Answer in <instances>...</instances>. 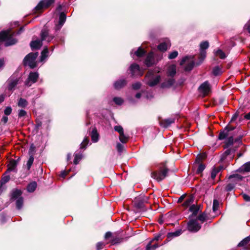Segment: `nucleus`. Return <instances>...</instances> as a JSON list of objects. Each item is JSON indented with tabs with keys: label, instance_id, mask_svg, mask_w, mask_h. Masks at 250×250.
Returning <instances> with one entry per match:
<instances>
[{
	"label": "nucleus",
	"instance_id": "nucleus-35",
	"mask_svg": "<svg viewBox=\"0 0 250 250\" xmlns=\"http://www.w3.org/2000/svg\"><path fill=\"white\" fill-rule=\"evenodd\" d=\"M250 242V236H248L245 239H244L242 241H241L238 244V246L240 247L244 246L248 244Z\"/></svg>",
	"mask_w": 250,
	"mask_h": 250
},
{
	"label": "nucleus",
	"instance_id": "nucleus-32",
	"mask_svg": "<svg viewBox=\"0 0 250 250\" xmlns=\"http://www.w3.org/2000/svg\"><path fill=\"white\" fill-rule=\"evenodd\" d=\"M146 53L145 51L141 47L138 48V50L134 52V54L137 57H142Z\"/></svg>",
	"mask_w": 250,
	"mask_h": 250
},
{
	"label": "nucleus",
	"instance_id": "nucleus-22",
	"mask_svg": "<svg viewBox=\"0 0 250 250\" xmlns=\"http://www.w3.org/2000/svg\"><path fill=\"white\" fill-rule=\"evenodd\" d=\"M241 172H250V161L242 165L238 169Z\"/></svg>",
	"mask_w": 250,
	"mask_h": 250
},
{
	"label": "nucleus",
	"instance_id": "nucleus-37",
	"mask_svg": "<svg viewBox=\"0 0 250 250\" xmlns=\"http://www.w3.org/2000/svg\"><path fill=\"white\" fill-rule=\"evenodd\" d=\"M209 46V43L208 42L205 41L201 43L200 45V49L201 50H205Z\"/></svg>",
	"mask_w": 250,
	"mask_h": 250
},
{
	"label": "nucleus",
	"instance_id": "nucleus-53",
	"mask_svg": "<svg viewBox=\"0 0 250 250\" xmlns=\"http://www.w3.org/2000/svg\"><path fill=\"white\" fill-rule=\"evenodd\" d=\"M117 150L119 152L121 153L123 152L124 149V146L120 143H118L116 146Z\"/></svg>",
	"mask_w": 250,
	"mask_h": 250
},
{
	"label": "nucleus",
	"instance_id": "nucleus-20",
	"mask_svg": "<svg viewBox=\"0 0 250 250\" xmlns=\"http://www.w3.org/2000/svg\"><path fill=\"white\" fill-rule=\"evenodd\" d=\"M131 99H133L135 100V101H132L131 99H129V101L131 103H135L137 101H138L139 99L142 98V96H144V98L148 99L149 98H151L153 97L152 95H132Z\"/></svg>",
	"mask_w": 250,
	"mask_h": 250
},
{
	"label": "nucleus",
	"instance_id": "nucleus-63",
	"mask_svg": "<svg viewBox=\"0 0 250 250\" xmlns=\"http://www.w3.org/2000/svg\"><path fill=\"white\" fill-rule=\"evenodd\" d=\"M233 142V138L232 137H230L229 138L227 144L228 145H232Z\"/></svg>",
	"mask_w": 250,
	"mask_h": 250
},
{
	"label": "nucleus",
	"instance_id": "nucleus-11",
	"mask_svg": "<svg viewBox=\"0 0 250 250\" xmlns=\"http://www.w3.org/2000/svg\"><path fill=\"white\" fill-rule=\"evenodd\" d=\"M41 38L42 41L49 42L54 39V36L49 34L48 30L44 28L41 32Z\"/></svg>",
	"mask_w": 250,
	"mask_h": 250
},
{
	"label": "nucleus",
	"instance_id": "nucleus-36",
	"mask_svg": "<svg viewBox=\"0 0 250 250\" xmlns=\"http://www.w3.org/2000/svg\"><path fill=\"white\" fill-rule=\"evenodd\" d=\"M23 199L21 197H20L16 201V207L18 209H21L23 205Z\"/></svg>",
	"mask_w": 250,
	"mask_h": 250
},
{
	"label": "nucleus",
	"instance_id": "nucleus-34",
	"mask_svg": "<svg viewBox=\"0 0 250 250\" xmlns=\"http://www.w3.org/2000/svg\"><path fill=\"white\" fill-rule=\"evenodd\" d=\"M207 157V154L206 153H203L198 155L196 158L195 162L197 163H200L203 160L205 159Z\"/></svg>",
	"mask_w": 250,
	"mask_h": 250
},
{
	"label": "nucleus",
	"instance_id": "nucleus-25",
	"mask_svg": "<svg viewBox=\"0 0 250 250\" xmlns=\"http://www.w3.org/2000/svg\"><path fill=\"white\" fill-rule=\"evenodd\" d=\"M17 165L16 161L14 160H11L8 165L7 171H16Z\"/></svg>",
	"mask_w": 250,
	"mask_h": 250
},
{
	"label": "nucleus",
	"instance_id": "nucleus-13",
	"mask_svg": "<svg viewBox=\"0 0 250 250\" xmlns=\"http://www.w3.org/2000/svg\"><path fill=\"white\" fill-rule=\"evenodd\" d=\"M54 2V0H42L36 6V10H40L43 8H46Z\"/></svg>",
	"mask_w": 250,
	"mask_h": 250
},
{
	"label": "nucleus",
	"instance_id": "nucleus-46",
	"mask_svg": "<svg viewBox=\"0 0 250 250\" xmlns=\"http://www.w3.org/2000/svg\"><path fill=\"white\" fill-rule=\"evenodd\" d=\"M113 101L118 105H121L124 102L123 100L120 97H115L113 99Z\"/></svg>",
	"mask_w": 250,
	"mask_h": 250
},
{
	"label": "nucleus",
	"instance_id": "nucleus-28",
	"mask_svg": "<svg viewBox=\"0 0 250 250\" xmlns=\"http://www.w3.org/2000/svg\"><path fill=\"white\" fill-rule=\"evenodd\" d=\"M194 201V198L192 196L188 197L183 204V206L185 208H187L190 206Z\"/></svg>",
	"mask_w": 250,
	"mask_h": 250
},
{
	"label": "nucleus",
	"instance_id": "nucleus-33",
	"mask_svg": "<svg viewBox=\"0 0 250 250\" xmlns=\"http://www.w3.org/2000/svg\"><path fill=\"white\" fill-rule=\"evenodd\" d=\"M212 73L214 75L218 76L222 74V71L221 68L219 66H215L213 68Z\"/></svg>",
	"mask_w": 250,
	"mask_h": 250
},
{
	"label": "nucleus",
	"instance_id": "nucleus-57",
	"mask_svg": "<svg viewBox=\"0 0 250 250\" xmlns=\"http://www.w3.org/2000/svg\"><path fill=\"white\" fill-rule=\"evenodd\" d=\"M234 188V185L232 184H229L226 187V190L227 191H230Z\"/></svg>",
	"mask_w": 250,
	"mask_h": 250
},
{
	"label": "nucleus",
	"instance_id": "nucleus-24",
	"mask_svg": "<svg viewBox=\"0 0 250 250\" xmlns=\"http://www.w3.org/2000/svg\"><path fill=\"white\" fill-rule=\"evenodd\" d=\"M90 136L91 140L93 142L96 143L98 142L99 140V134L98 133L96 128H93L92 129L90 134Z\"/></svg>",
	"mask_w": 250,
	"mask_h": 250
},
{
	"label": "nucleus",
	"instance_id": "nucleus-8",
	"mask_svg": "<svg viewBox=\"0 0 250 250\" xmlns=\"http://www.w3.org/2000/svg\"><path fill=\"white\" fill-rule=\"evenodd\" d=\"M201 228V225L197 219H191L189 220L188 224V229L191 232H197Z\"/></svg>",
	"mask_w": 250,
	"mask_h": 250
},
{
	"label": "nucleus",
	"instance_id": "nucleus-17",
	"mask_svg": "<svg viewBox=\"0 0 250 250\" xmlns=\"http://www.w3.org/2000/svg\"><path fill=\"white\" fill-rule=\"evenodd\" d=\"M234 129V127H232L229 126H227L226 127L225 129L221 131L219 133L218 138L220 140H223L225 139L228 136V132L229 130H232Z\"/></svg>",
	"mask_w": 250,
	"mask_h": 250
},
{
	"label": "nucleus",
	"instance_id": "nucleus-9",
	"mask_svg": "<svg viewBox=\"0 0 250 250\" xmlns=\"http://www.w3.org/2000/svg\"><path fill=\"white\" fill-rule=\"evenodd\" d=\"M129 70L132 77H140L143 75L144 73L143 70L140 68L139 65L136 63L132 64L130 66Z\"/></svg>",
	"mask_w": 250,
	"mask_h": 250
},
{
	"label": "nucleus",
	"instance_id": "nucleus-26",
	"mask_svg": "<svg viewBox=\"0 0 250 250\" xmlns=\"http://www.w3.org/2000/svg\"><path fill=\"white\" fill-rule=\"evenodd\" d=\"M48 50L47 47L46 46L41 53V56L40 58V62H44V61L48 57Z\"/></svg>",
	"mask_w": 250,
	"mask_h": 250
},
{
	"label": "nucleus",
	"instance_id": "nucleus-1",
	"mask_svg": "<svg viewBox=\"0 0 250 250\" xmlns=\"http://www.w3.org/2000/svg\"><path fill=\"white\" fill-rule=\"evenodd\" d=\"M14 32H11L10 30L2 31L0 33V41H5V46H8L15 44L17 41L13 38Z\"/></svg>",
	"mask_w": 250,
	"mask_h": 250
},
{
	"label": "nucleus",
	"instance_id": "nucleus-51",
	"mask_svg": "<svg viewBox=\"0 0 250 250\" xmlns=\"http://www.w3.org/2000/svg\"><path fill=\"white\" fill-rule=\"evenodd\" d=\"M141 84L139 82H136L132 85V87L133 89L138 90L140 88Z\"/></svg>",
	"mask_w": 250,
	"mask_h": 250
},
{
	"label": "nucleus",
	"instance_id": "nucleus-55",
	"mask_svg": "<svg viewBox=\"0 0 250 250\" xmlns=\"http://www.w3.org/2000/svg\"><path fill=\"white\" fill-rule=\"evenodd\" d=\"M244 30L250 33V20L247 22L244 27Z\"/></svg>",
	"mask_w": 250,
	"mask_h": 250
},
{
	"label": "nucleus",
	"instance_id": "nucleus-30",
	"mask_svg": "<svg viewBox=\"0 0 250 250\" xmlns=\"http://www.w3.org/2000/svg\"><path fill=\"white\" fill-rule=\"evenodd\" d=\"M182 233V230L181 229L177 230L175 232L169 233L167 235V238H170L173 237L178 236Z\"/></svg>",
	"mask_w": 250,
	"mask_h": 250
},
{
	"label": "nucleus",
	"instance_id": "nucleus-2",
	"mask_svg": "<svg viewBox=\"0 0 250 250\" xmlns=\"http://www.w3.org/2000/svg\"><path fill=\"white\" fill-rule=\"evenodd\" d=\"M176 74V65L172 64L169 65L167 70V75L170 78L165 80L161 84V87L163 88L169 87L173 85L174 83V80L173 77Z\"/></svg>",
	"mask_w": 250,
	"mask_h": 250
},
{
	"label": "nucleus",
	"instance_id": "nucleus-29",
	"mask_svg": "<svg viewBox=\"0 0 250 250\" xmlns=\"http://www.w3.org/2000/svg\"><path fill=\"white\" fill-rule=\"evenodd\" d=\"M37 186V184L35 182L30 183L27 187V189L28 191H29L30 192H33L36 188Z\"/></svg>",
	"mask_w": 250,
	"mask_h": 250
},
{
	"label": "nucleus",
	"instance_id": "nucleus-44",
	"mask_svg": "<svg viewBox=\"0 0 250 250\" xmlns=\"http://www.w3.org/2000/svg\"><path fill=\"white\" fill-rule=\"evenodd\" d=\"M178 55V52L177 51H174L171 53H169L168 55V59H175L177 57Z\"/></svg>",
	"mask_w": 250,
	"mask_h": 250
},
{
	"label": "nucleus",
	"instance_id": "nucleus-14",
	"mask_svg": "<svg viewBox=\"0 0 250 250\" xmlns=\"http://www.w3.org/2000/svg\"><path fill=\"white\" fill-rule=\"evenodd\" d=\"M198 90L200 93L208 94L211 92V86L208 82H205L199 86Z\"/></svg>",
	"mask_w": 250,
	"mask_h": 250
},
{
	"label": "nucleus",
	"instance_id": "nucleus-49",
	"mask_svg": "<svg viewBox=\"0 0 250 250\" xmlns=\"http://www.w3.org/2000/svg\"><path fill=\"white\" fill-rule=\"evenodd\" d=\"M205 166L202 164H200L198 166L196 173L198 174L201 173L205 169Z\"/></svg>",
	"mask_w": 250,
	"mask_h": 250
},
{
	"label": "nucleus",
	"instance_id": "nucleus-60",
	"mask_svg": "<svg viewBox=\"0 0 250 250\" xmlns=\"http://www.w3.org/2000/svg\"><path fill=\"white\" fill-rule=\"evenodd\" d=\"M97 249L98 250H101L104 247V243L102 242H99L96 245Z\"/></svg>",
	"mask_w": 250,
	"mask_h": 250
},
{
	"label": "nucleus",
	"instance_id": "nucleus-62",
	"mask_svg": "<svg viewBox=\"0 0 250 250\" xmlns=\"http://www.w3.org/2000/svg\"><path fill=\"white\" fill-rule=\"evenodd\" d=\"M243 197L244 199L246 201H250V196L247 194H243Z\"/></svg>",
	"mask_w": 250,
	"mask_h": 250
},
{
	"label": "nucleus",
	"instance_id": "nucleus-39",
	"mask_svg": "<svg viewBox=\"0 0 250 250\" xmlns=\"http://www.w3.org/2000/svg\"><path fill=\"white\" fill-rule=\"evenodd\" d=\"M215 55L217 56H219V58L221 59H224L226 57V56L224 52H223L221 50H218L215 52Z\"/></svg>",
	"mask_w": 250,
	"mask_h": 250
},
{
	"label": "nucleus",
	"instance_id": "nucleus-5",
	"mask_svg": "<svg viewBox=\"0 0 250 250\" xmlns=\"http://www.w3.org/2000/svg\"><path fill=\"white\" fill-rule=\"evenodd\" d=\"M168 169L165 167H163L157 171L151 173V177L158 181L163 180L167 174Z\"/></svg>",
	"mask_w": 250,
	"mask_h": 250
},
{
	"label": "nucleus",
	"instance_id": "nucleus-41",
	"mask_svg": "<svg viewBox=\"0 0 250 250\" xmlns=\"http://www.w3.org/2000/svg\"><path fill=\"white\" fill-rule=\"evenodd\" d=\"M199 208H198L195 206V205H192L190 207L189 210L193 213V214L196 215Z\"/></svg>",
	"mask_w": 250,
	"mask_h": 250
},
{
	"label": "nucleus",
	"instance_id": "nucleus-19",
	"mask_svg": "<svg viewBox=\"0 0 250 250\" xmlns=\"http://www.w3.org/2000/svg\"><path fill=\"white\" fill-rule=\"evenodd\" d=\"M145 64L147 67L151 66L154 63V55L152 53L148 54L145 62Z\"/></svg>",
	"mask_w": 250,
	"mask_h": 250
},
{
	"label": "nucleus",
	"instance_id": "nucleus-40",
	"mask_svg": "<svg viewBox=\"0 0 250 250\" xmlns=\"http://www.w3.org/2000/svg\"><path fill=\"white\" fill-rule=\"evenodd\" d=\"M82 158V155L80 153H77L75 154V158L74 160V163L75 165L78 164L79 161L81 160Z\"/></svg>",
	"mask_w": 250,
	"mask_h": 250
},
{
	"label": "nucleus",
	"instance_id": "nucleus-31",
	"mask_svg": "<svg viewBox=\"0 0 250 250\" xmlns=\"http://www.w3.org/2000/svg\"><path fill=\"white\" fill-rule=\"evenodd\" d=\"M27 104V101L22 98H20L18 103V106L21 107H25Z\"/></svg>",
	"mask_w": 250,
	"mask_h": 250
},
{
	"label": "nucleus",
	"instance_id": "nucleus-58",
	"mask_svg": "<svg viewBox=\"0 0 250 250\" xmlns=\"http://www.w3.org/2000/svg\"><path fill=\"white\" fill-rule=\"evenodd\" d=\"M26 115V112L25 110H22V109L19 110V114H18L19 117H20V118L22 117L25 116Z\"/></svg>",
	"mask_w": 250,
	"mask_h": 250
},
{
	"label": "nucleus",
	"instance_id": "nucleus-16",
	"mask_svg": "<svg viewBox=\"0 0 250 250\" xmlns=\"http://www.w3.org/2000/svg\"><path fill=\"white\" fill-rule=\"evenodd\" d=\"M127 80L125 78H121L115 81L113 86L116 89H120L124 87L127 84Z\"/></svg>",
	"mask_w": 250,
	"mask_h": 250
},
{
	"label": "nucleus",
	"instance_id": "nucleus-50",
	"mask_svg": "<svg viewBox=\"0 0 250 250\" xmlns=\"http://www.w3.org/2000/svg\"><path fill=\"white\" fill-rule=\"evenodd\" d=\"M220 171V169L214 168L211 173V178L212 179H214L216 177L217 173Z\"/></svg>",
	"mask_w": 250,
	"mask_h": 250
},
{
	"label": "nucleus",
	"instance_id": "nucleus-10",
	"mask_svg": "<svg viewBox=\"0 0 250 250\" xmlns=\"http://www.w3.org/2000/svg\"><path fill=\"white\" fill-rule=\"evenodd\" d=\"M39 78V73L37 72H31L29 73L25 84L28 86H31L33 83H36Z\"/></svg>",
	"mask_w": 250,
	"mask_h": 250
},
{
	"label": "nucleus",
	"instance_id": "nucleus-56",
	"mask_svg": "<svg viewBox=\"0 0 250 250\" xmlns=\"http://www.w3.org/2000/svg\"><path fill=\"white\" fill-rule=\"evenodd\" d=\"M230 152H231L230 149L226 150L225 151V152L223 154L222 157H221V160H223L224 159H225L226 156H227L230 153Z\"/></svg>",
	"mask_w": 250,
	"mask_h": 250
},
{
	"label": "nucleus",
	"instance_id": "nucleus-38",
	"mask_svg": "<svg viewBox=\"0 0 250 250\" xmlns=\"http://www.w3.org/2000/svg\"><path fill=\"white\" fill-rule=\"evenodd\" d=\"M34 160V158L33 154H31L30 156V157L27 161V167L28 169H29L30 168L31 166L32 165V164L33 163Z\"/></svg>",
	"mask_w": 250,
	"mask_h": 250
},
{
	"label": "nucleus",
	"instance_id": "nucleus-27",
	"mask_svg": "<svg viewBox=\"0 0 250 250\" xmlns=\"http://www.w3.org/2000/svg\"><path fill=\"white\" fill-rule=\"evenodd\" d=\"M22 192L21 191L20 189H15L13 190L11 198L12 199H16L19 198V197L21 195Z\"/></svg>",
	"mask_w": 250,
	"mask_h": 250
},
{
	"label": "nucleus",
	"instance_id": "nucleus-23",
	"mask_svg": "<svg viewBox=\"0 0 250 250\" xmlns=\"http://www.w3.org/2000/svg\"><path fill=\"white\" fill-rule=\"evenodd\" d=\"M170 43L168 40L160 43L158 46V49L162 51H165L170 46Z\"/></svg>",
	"mask_w": 250,
	"mask_h": 250
},
{
	"label": "nucleus",
	"instance_id": "nucleus-21",
	"mask_svg": "<svg viewBox=\"0 0 250 250\" xmlns=\"http://www.w3.org/2000/svg\"><path fill=\"white\" fill-rule=\"evenodd\" d=\"M161 125L164 127H167L172 123L174 122V119L168 118L165 120H162L159 121Z\"/></svg>",
	"mask_w": 250,
	"mask_h": 250
},
{
	"label": "nucleus",
	"instance_id": "nucleus-64",
	"mask_svg": "<svg viewBox=\"0 0 250 250\" xmlns=\"http://www.w3.org/2000/svg\"><path fill=\"white\" fill-rule=\"evenodd\" d=\"M8 121V117L7 116H3L1 119V122L4 124H5Z\"/></svg>",
	"mask_w": 250,
	"mask_h": 250
},
{
	"label": "nucleus",
	"instance_id": "nucleus-4",
	"mask_svg": "<svg viewBox=\"0 0 250 250\" xmlns=\"http://www.w3.org/2000/svg\"><path fill=\"white\" fill-rule=\"evenodd\" d=\"M38 56V53H30L24 58L23 63L25 65L29 66L31 68H34L37 66L36 59Z\"/></svg>",
	"mask_w": 250,
	"mask_h": 250
},
{
	"label": "nucleus",
	"instance_id": "nucleus-3",
	"mask_svg": "<svg viewBox=\"0 0 250 250\" xmlns=\"http://www.w3.org/2000/svg\"><path fill=\"white\" fill-rule=\"evenodd\" d=\"M161 77L159 75H154V72L149 70L146 74L145 81L147 84L151 87L157 85L160 81Z\"/></svg>",
	"mask_w": 250,
	"mask_h": 250
},
{
	"label": "nucleus",
	"instance_id": "nucleus-54",
	"mask_svg": "<svg viewBox=\"0 0 250 250\" xmlns=\"http://www.w3.org/2000/svg\"><path fill=\"white\" fill-rule=\"evenodd\" d=\"M11 112H12V108L10 106L6 107L4 111V114L6 116L9 115L11 113Z\"/></svg>",
	"mask_w": 250,
	"mask_h": 250
},
{
	"label": "nucleus",
	"instance_id": "nucleus-42",
	"mask_svg": "<svg viewBox=\"0 0 250 250\" xmlns=\"http://www.w3.org/2000/svg\"><path fill=\"white\" fill-rule=\"evenodd\" d=\"M119 139L123 143H126L128 140V138L125 135L124 132L120 134Z\"/></svg>",
	"mask_w": 250,
	"mask_h": 250
},
{
	"label": "nucleus",
	"instance_id": "nucleus-59",
	"mask_svg": "<svg viewBox=\"0 0 250 250\" xmlns=\"http://www.w3.org/2000/svg\"><path fill=\"white\" fill-rule=\"evenodd\" d=\"M237 178L238 179H242V176H240L239 174H233V175H230L229 177V179H231V178Z\"/></svg>",
	"mask_w": 250,
	"mask_h": 250
},
{
	"label": "nucleus",
	"instance_id": "nucleus-61",
	"mask_svg": "<svg viewBox=\"0 0 250 250\" xmlns=\"http://www.w3.org/2000/svg\"><path fill=\"white\" fill-rule=\"evenodd\" d=\"M206 56V51L200 50V57L203 60Z\"/></svg>",
	"mask_w": 250,
	"mask_h": 250
},
{
	"label": "nucleus",
	"instance_id": "nucleus-18",
	"mask_svg": "<svg viewBox=\"0 0 250 250\" xmlns=\"http://www.w3.org/2000/svg\"><path fill=\"white\" fill-rule=\"evenodd\" d=\"M42 39L32 41L30 42V46L32 49H39L42 45Z\"/></svg>",
	"mask_w": 250,
	"mask_h": 250
},
{
	"label": "nucleus",
	"instance_id": "nucleus-6",
	"mask_svg": "<svg viewBox=\"0 0 250 250\" xmlns=\"http://www.w3.org/2000/svg\"><path fill=\"white\" fill-rule=\"evenodd\" d=\"M181 66L185 65L184 69L186 71H189L192 69L194 65V62L193 58L190 56L184 57L180 62Z\"/></svg>",
	"mask_w": 250,
	"mask_h": 250
},
{
	"label": "nucleus",
	"instance_id": "nucleus-12",
	"mask_svg": "<svg viewBox=\"0 0 250 250\" xmlns=\"http://www.w3.org/2000/svg\"><path fill=\"white\" fill-rule=\"evenodd\" d=\"M161 235H158L154 237V238L149 242L147 245L146 250H155L159 247L158 244L156 241H158L161 238Z\"/></svg>",
	"mask_w": 250,
	"mask_h": 250
},
{
	"label": "nucleus",
	"instance_id": "nucleus-45",
	"mask_svg": "<svg viewBox=\"0 0 250 250\" xmlns=\"http://www.w3.org/2000/svg\"><path fill=\"white\" fill-rule=\"evenodd\" d=\"M219 202L216 199H214L213 203L212 209L214 212H215L218 208Z\"/></svg>",
	"mask_w": 250,
	"mask_h": 250
},
{
	"label": "nucleus",
	"instance_id": "nucleus-47",
	"mask_svg": "<svg viewBox=\"0 0 250 250\" xmlns=\"http://www.w3.org/2000/svg\"><path fill=\"white\" fill-rule=\"evenodd\" d=\"M206 217H207V215L205 213H203L198 216L197 220L198 221V220L200 221L201 222V223H203L204 222V221L205 220Z\"/></svg>",
	"mask_w": 250,
	"mask_h": 250
},
{
	"label": "nucleus",
	"instance_id": "nucleus-7",
	"mask_svg": "<svg viewBox=\"0 0 250 250\" xmlns=\"http://www.w3.org/2000/svg\"><path fill=\"white\" fill-rule=\"evenodd\" d=\"M19 79L14 77H11L6 81L5 84V90L7 92H12L18 84Z\"/></svg>",
	"mask_w": 250,
	"mask_h": 250
},
{
	"label": "nucleus",
	"instance_id": "nucleus-48",
	"mask_svg": "<svg viewBox=\"0 0 250 250\" xmlns=\"http://www.w3.org/2000/svg\"><path fill=\"white\" fill-rule=\"evenodd\" d=\"M9 180H10L9 176H8V175L5 176L2 178L1 180L0 181V183H1L3 185L5 183H6L7 182H8Z\"/></svg>",
	"mask_w": 250,
	"mask_h": 250
},
{
	"label": "nucleus",
	"instance_id": "nucleus-15",
	"mask_svg": "<svg viewBox=\"0 0 250 250\" xmlns=\"http://www.w3.org/2000/svg\"><path fill=\"white\" fill-rule=\"evenodd\" d=\"M66 16L64 12H61L59 15V21L58 23L56 24L55 29L56 31H59L62 28L66 21Z\"/></svg>",
	"mask_w": 250,
	"mask_h": 250
},
{
	"label": "nucleus",
	"instance_id": "nucleus-43",
	"mask_svg": "<svg viewBox=\"0 0 250 250\" xmlns=\"http://www.w3.org/2000/svg\"><path fill=\"white\" fill-rule=\"evenodd\" d=\"M88 142V139L87 137L85 138L80 145V148L81 149L85 148L86 146L87 145Z\"/></svg>",
	"mask_w": 250,
	"mask_h": 250
},
{
	"label": "nucleus",
	"instance_id": "nucleus-52",
	"mask_svg": "<svg viewBox=\"0 0 250 250\" xmlns=\"http://www.w3.org/2000/svg\"><path fill=\"white\" fill-rule=\"evenodd\" d=\"M115 131H117L120 134L124 132L123 127L120 125H116L114 127Z\"/></svg>",
	"mask_w": 250,
	"mask_h": 250
}]
</instances>
